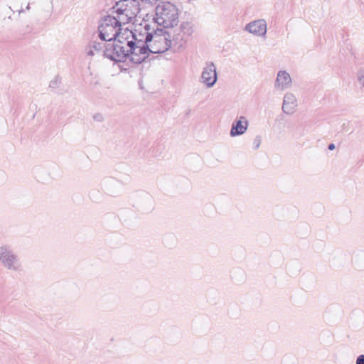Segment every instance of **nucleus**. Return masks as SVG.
Listing matches in <instances>:
<instances>
[{
    "label": "nucleus",
    "mask_w": 364,
    "mask_h": 364,
    "mask_svg": "<svg viewBox=\"0 0 364 364\" xmlns=\"http://www.w3.org/2000/svg\"><path fill=\"white\" fill-rule=\"evenodd\" d=\"M113 9L115 15H107L100 20L98 26L100 41H95L92 43L96 53L105 58L108 47L118 45L123 41L122 26L129 23L140 11L136 0H121L116 3Z\"/></svg>",
    "instance_id": "1"
},
{
    "label": "nucleus",
    "mask_w": 364,
    "mask_h": 364,
    "mask_svg": "<svg viewBox=\"0 0 364 364\" xmlns=\"http://www.w3.org/2000/svg\"><path fill=\"white\" fill-rule=\"evenodd\" d=\"M105 52L106 58L113 61L122 62L129 60L136 64L143 62L151 53L147 45H139L129 41H119L116 46L111 45Z\"/></svg>",
    "instance_id": "2"
},
{
    "label": "nucleus",
    "mask_w": 364,
    "mask_h": 364,
    "mask_svg": "<svg viewBox=\"0 0 364 364\" xmlns=\"http://www.w3.org/2000/svg\"><path fill=\"white\" fill-rule=\"evenodd\" d=\"M172 41L173 51L178 52L185 48L195 31L192 21H183L166 29Z\"/></svg>",
    "instance_id": "3"
},
{
    "label": "nucleus",
    "mask_w": 364,
    "mask_h": 364,
    "mask_svg": "<svg viewBox=\"0 0 364 364\" xmlns=\"http://www.w3.org/2000/svg\"><path fill=\"white\" fill-rule=\"evenodd\" d=\"M179 14L177 7L169 1L158 4L155 9L154 23L164 29L178 23Z\"/></svg>",
    "instance_id": "4"
},
{
    "label": "nucleus",
    "mask_w": 364,
    "mask_h": 364,
    "mask_svg": "<svg viewBox=\"0 0 364 364\" xmlns=\"http://www.w3.org/2000/svg\"><path fill=\"white\" fill-rule=\"evenodd\" d=\"M149 33L147 46L151 53H164L169 49L173 50L172 41L166 29L154 28Z\"/></svg>",
    "instance_id": "5"
},
{
    "label": "nucleus",
    "mask_w": 364,
    "mask_h": 364,
    "mask_svg": "<svg viewBox=\"0 0 364 364\" xmlns=\"http://www.w3.org/2000/svg\"><path fill=\"white\" fill-rule=\"evenodd\" d=\"M0 264L9 271L20 272L22 270V264L18 256L8 245L0 246Z\"/></svg>",
    "instance_id": "6"
},
{
    "label": "nucleus",
    "mask_w": 364,
    "mask_h": 364,
    "mask_svg": "<svg viewBox=\"0 0 364 364\" xmlns=\"http://www.w3.org/2000/svg\"><path fill=\"white\" fill-rule=\"evenodd\" d=\"M142 29L143 31L135 29L134 31H132L127 28L124 29L123 32V35H124L123 41H129L139 45L146 46L147 40L149 39L148 34L152 33L151 30L153 27L150 23L145 22Z\"/></svg>",
    "instance_id": "7"
},
{
    "label": "nucleus",
    "mask_w": 364,
    "mask_h": 364,
    "mask_svg": "<svg viewBox=\"0 0 364 364\" xmlns=\"http://www.w3.org/2000/svg\"><path fill=\"white\" fill-rule=\"evenodd\" d=\"M218 80L216 67L213 62H206L203 68L200 82L207 88L213 87Z\"/></svg>",
    "instance_id": "8"
},
{
    "label": "nucleus",
    "mask_w": 364,
    "mask_h": 364,
    "mask_svg": "<svg viewBox=\"0 0 364 364\" xmlns=\"http://www.w3.org/2000/svg\"><path fill=\"white\" fill-rule=\"evenodd\" d=\"M292 79L290 74L286 70H279L274 82V89L283 92L292 86Z\"/></svg>",
    "instance_id": "9"
},
{
    "label": "nucleus",
    "mask_w": 364,
    "mask_h": 364,
    "mask_svg": "<svg viewBox=\"0 0 364 364\" xmlns=\"http://www.w3.org/2000/svg\"><path fill=\"white\" fill-rule=\"evenodd\" d=\"M298 107V100L295 95L288 92L284 94L283 97L282 109L284 113L288 115L293 114Z\"/></svg>",
    "instance_id": "10"
},
{
    "label": "nucleus",
    "mask_w": 364,
    "mask_h": 364,
    "mask_svg": "<svg viewBox=\"0 0 364 364\" xmlns=\"http://www.w3.org/2000/svg\"><path fill=\"white\" fill-rule=\"evenodd\" d=\"M249 126V122L246 117L240 116L232 124L230 135L232 137L242 135L245 134Z\"/></svg>",
    "instance_id": "11"
},
{
    "label": "nucleus",
    "mask_w": 364,
    "mask_h": 364,
    "mask_svg": "<svg viewBox=\"0 0 364 364\" xmlns=\"http://www.w3.org/2000/svg\"><path fill=\"white\" fill-rule=\"evenodd\" d=\"M245 30L255 36H264L267 33V22L264 19H258L247 23Z\"/></svg>",
    "instance_id": "12"
},
{
    "label": "nucleus",
    "mask_w": 364,
    "mask_h": 364,
    "mask_svg": "<svg viewBox=\"0 0 364 364\" xmlns=\"http://www.w3.org/2000/svg\"><path fill=\"white\" fill-rule=\"evenodd\" d=\"M357 80L364 87V68H360L357 73Z\"/></svg>",
    "instance_id": "13"
},
{
    "label": "nucleus",
    "mask_w": 364,
    "mask_h": 364,
    "mask_svg": "<svg viewBox=\"0 0 364 364\" xmlns=\"http://www.w3.org/2000/svg\"><path fill=\"white\" fill-rule=\"evenodd\" d=\"M92 118L93 119L99 122H101L104 120V116L100 113L95 114Z\"/></svg>",
    "instance_id": "14"
},
{
    "label": "nucleus",
    "mask_w": 364,
    "mask_h": 364,
    "mask_svg": "<svg viewBox=\"0 0 364 364\" xmlns=\"http://www.w3.org/2000/svg\"><path fill=\"white\" fill-rule=\"evenodd\" d=\"M355 364H364V355H360L357 357Z\"/></svg>",
    "instance_id": "15"
},
{
    "label": "nucleus",
    "mask_w": 364,
    "mask_h": 364,
    "mask_svg": "<svg viewBox=\"0 0 364 364\" xmlns=\"http://www.w3.org/2000/svg\"><path fill=\"white\" fill-rule=\"evenodd\" d=\"M254 144H255V149H258L260 146V144H261V139L260 137L257 136L255 139V141H254Z\"/></svg>",
    "instance_id": "16"
},
{
    "label": "nucleus",
    "mask_w": 364,
    "mask_h": 364,
    "mask_svg": "<svg viewBox=\"0 0 364 364\" xmlns=\"http://www.w3.org/2000/svg\"><path fill=\"white\" fill-rule=\"evenodd\" d=\"M141 2L148 4H154L159 0H140Z\"/></svg>",
    "instance_id": "17"
},
{
    "label": "nucleus",
    "mask_w": 364,
    "mask_h": 364,
    "mask_svg": "<svg viewBox=\"0 0 364 364\" xmlns=\"http://www.w3.org/2000/svg\"><path fill=\"white\" fill-rule=\"evenodd\" d=\"M85 52H86V54H87V55H91V48H90V47H87V48H85Z\"/></svg>",
    "instance_id": "18"
},
{
    "label": "nucleus",
    "mask_w": 364,
    "mask_h": 364,
    "mask_svg": "<svg viewBox=\"0 0 364 364\" xmlns=\"http://www.w3.org/2000/svg\"><path fill=\"white\" fill-rule=\"evenodd\" d=\"M335 147H336V146H335V144H330L328 145V149H329V150L332 151V150H333V149H335Z\"/></svg>",
    "instance_id": "19"
}]
</instances>
